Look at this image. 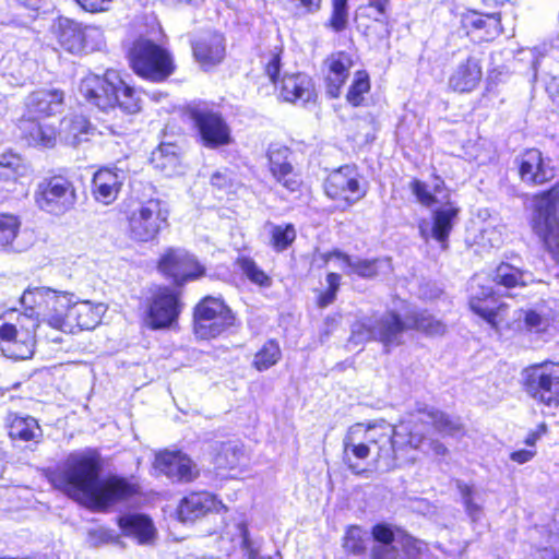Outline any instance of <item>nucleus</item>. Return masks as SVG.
<instances>
[{
    "instance_id": "nucleus-46",
    "label": "nucleus",
    "mask_w": 559,
    "mask_h": 559,
    "mask_svg": "<svg viewBox=\"0 0 559 559\" xmlns=\"http://www.w3.org/2000/svg\"><path fill=\"white\" fill-rule=\"evenodd\" d=\"M237 265L246 277L259 286L269 287L271 286L272 280L267 276L263 270H261L257 263L248 257H239L237 259Z\"/></svg>"
},
{
    "instance_id": "nucleus-18",
    "label": "nucleus",
    "mask_w": 559,
    "mask_h": 559,
    "mask_svg": "<svg viewBox=\"0 0 559 559\" xmlns=\"http://www.w3.org/2000/svg\"><path fill=\"white\" fill-rule=\"evenodd\" d=\"M181 311V304L177 293L163 287L153 296L148 308L146 323L152 329H165L176 322Z\"/></svg>"
},
{
    "instance_id": "nucleus-2",
    "label": "nucleus",
    "mask_w": 559,
    "mask_h": 559,
    "mask_svg": "<svg viewBox=\"0 0 559 559\" xmlns=\"http://www.w3.org/2000/svg\"><path fill=\"white\" fill-rule=\"evenodd\" d=\"M558 185L532 195L530 227L543 249L559 264Z\"/></svg>"
},
{
    "instance_id": "nucleus-43",
    "label": "nucleus",
    "mask_w": 559,
    "mask_h": 559,
    "mask_svg": "<svg viewBox=\"0 0 559 559\" xmlns=\"http://www.w3.org/2000/svg\"><path fill=\"white\" fill-rule=\"evenodd\" d=\"M243 457L242 447L238 442L228 441L217 449L214 463L217 468H235Z\"/></svg>"
},
{
    "instance_id": "nucleus-51",
    "label": "nucleus",
    "mask_w": 559,
    "mask_h": 559,
    "mask_svg": "<svg viewBox=\"0 0 559 559\" xmlns=\"http://www.w3.org/2000/svg\"><path fill=\"white\" fill-rule=\"evenodd\" d=\"M369 87L370 85L368 75L364 72H357L356 78L347 93V100L352 105L358 106L362 100V94L368 92Z\"/></svg>"
},
{
    "instance_id": "nucleus-44",
    "label": "nucleus",
    "mask_w": 559,
    "mask_h": 559,
    "mask_svg": "<svg viewBox=\"0 0 559 559\" xmlns=\"http://www.w3.org/2000/svg\"><path fill=\"white\" fill-rule=\"evenodd\" d=\"M115 106L118 105L127 114H135L141 109V98L138 92L122 80L119 88L115 90Z\"/></svg>"
},
{
    "instance_id": "nucleus-5",
    "label": "nucleus",
    "mask_w": 559,
    "mask_h": 559,
    "mask_svg": "<svg viewBox=\"0 0 559 559\" xmlns=\"http://www.w3.org/2000/svg\"><path fill=\"white\" fill-rule=\"evenodd\" d=\"M521 385L528 397L545 407H559V361L531 364L522 371Z\"/></svg>"
},
{
    "instance_id": "nucleus-61",
    "label": "nucleus",
    "mask_w": 559,
    "mask_h": 559,
    "mask_svg": "<svg viewBox=\"0 0 559 559\" xmlns=\"http://www.w3.org/2000/svg\"><path fill=\"white\" fill-rule=\"evenodd\" d=\"M335 297H336V293L328 289L325 293H323L319 296V299H318L319 307L324 308V307L331 305L335 300Z\"/></svg>"
},
{
    "instance_id": "nucleus-27",
    "label": "nucleus",
    "mask_w": 559,
    "mask_h": 559,
    "mask_svg": "<svg viewBox=\"0 0 559 559\" xmlns=\"http://www.w3.org/2000/svg\"><path fill=\"white\" fill-rule=\"evenodd\" d=\"M223 508L221 501L210 492H192L185 497L178 507V516L181 522H193L212 511Z\"/></svg>"
},
{
    "instance_id": "nucleus-49",
    "label": "nucleus",
    "mask_w": 559,
    "mask_h": 559,
    "mask_svg": "<svg viewBox=\"0 0 559 559\" xmlns=\"http://www.w3.org/2000/svg\"><path fill=\"white\" fill-rule=\"evenodd\" d=\"M272 242L276 250L286 249L296 238V231L293 225L286 226L271 225Z\"/></svg>"
},
{
    "instance_id": "nucleus-25",
    "label": "nucleus",
    "mask_w": 559,
    "mask_h": 559,
    "mask_svg": "<svg viewBox=\"0 0 559 559\" xmlns=\"http://www.w3.org/2000/svg\"><path fill=\"white\" fill-rule=\"evenodd\" d=\"M419 413L428 419L432 431L442 439H461L466 435L465 425L459 416L439 408H423Z\"/></svg>"
},
{
    "instance_id": "nucleus-12",
    "label": "nucleus",
    "mask_w": 559,
    "mask_h": 559,
    "mask_svg": "<svg viewBox=\"0 0 559 559\" xmlns=\"http://www.w3.org/2000/svg\"><path fill=\"white\" fill-rule=\"evenodd\" d=\"M457 31L476 44L492 41L503 31L501 14L466 9L459 14Z\"/></svg>"
},
{
    "instance_id": "nucleus-30",
    "label": "nucleus",
    "mask_w": 559,
    "mask_h": 559,
    "mask_svg": "<svg viewBox=\"0 0 559 559\" xmlns=\"http://www.w3.org/2000/svg\"><path fill=\"white\" fill-rule=\"evenodd\" d=\"M281 95L289 103L306 104L313 100L316 90L312 79L305 73L285 75L282 80Z\"/></svg>"
},
{
    "instance_id": "nucleus-17",
    "label": "nucleus",
    "mask_w": 559,
    "mask_h": 559,
    "mask_svg": "<svg viewBox=\"0 0 559 559\" xmlns=\"http://www.w3.org/2000/svg\"><path fill=\"white\" fill-rule=\"evenodd\" d=\"M468 307L474 314L481 318L496 331H499L502 324L508 329L511 328L507 316L509 305L498 302L496 293L490 287L483 289L479 294L471 296Z\"/></svg>"
},
{
    "instance_id": "nucleus-63",
    "label": "nucleus",
    "mask_w": 559,
    "mask_h": 559,
    "mask_svg": "<svg viewBox=\"0 0 559 559\" xmlns=\"http://www.w3.org/2000/svg\"><path fill=\"white\" fill-rule=\"evenodd\" d=\"M368 8L374 9L377 15H382L384 12V0H368ZM376 20L378 16L374 17Z\"/></svg>"
},
{
    "instance_id": "nucleus-38",
    "label": "nucleus",
    "mask_w": 559,
    "mask_h": 559,
    "mask_svg": "<svg viewBox=\"0 0 559 559\" xmlns=\"http://www.w3.org/2000/svg\"><path fill=\"white\" fill-rule=\"evenodd\" d=\"M151 164L165 176L176 175L180 166L178 147L173 143H162L152 152Z\"/></svg>"
},
{
    "instance_id": "nucleus-42",
    "label": "nucleus",
    "mask_w": 559,
    "mask_h": 559,
    "mask_svg": "<svg viewBox=\"0 0 559 559\" xmlns=\"http://www.w3.org/2000/svg\"><path fill=\"white\" fill-rule=\"evenodd\" d=\"M330 257L340 260L341 267L346 274H357L367 278L377 274L378 263L376 260L352 259L340 251H334Z\"/></svg>"
},
{
    "instance_id": "nucleus-19",
    "label": "nucleus",
    "mask_w": 559,
    "mask_h": 559,
    "mask_svg": "<svg viewBox=\"0 0 559 559\" xmlns=\"http://www.w3.org/2000/svg\"><path fill=\"white\" fill-rule=\"evenodd\" d=\"M266 155L269 168L275 181L289 192L298 191L301 179L292 165V151L285 145L271 144Z\"/></svg>"
},
{
    "instance_id": "nucleus-57",
    "label": "nucleus",
    "mask_w": 559,
    "mask_h": 559,
    "mask_svg": "<svg viewBox=\"0 0 559 559\" xmlns=\"http://www.w3.org/2000/svg\"><path fill=\"white\" fill-rule=\"evenodd\" d=\"M111 0H76V2L88 12H100L107 9Z\"/></svg>"
},
{
    "instance_id": "nucleus-28",
    "label": "nucleus",
    "mask_w": 559,
    "mask_h": 559,
    "mask_svg": "<svg viewBox=\"0 0 559 559\" xmlns=\"http://www.w3.org/2000/svg\"><path fill=\"white\" fill-rule=\"evenodd\" d=\"M126 176L118 168H102L93 177V194L96 201L110 204L121 189Z\"/></svg>"
},
{
    "instance_id": "nucleus-9",
    "label": "nucleus",
    "mask_w": 559,
    "mask_h": 559,
    "mask_svg": "<svg viewBox=\"0 0 559 559\" xmlns=\"http://www.w3.org/2000/svg\"><path fill=\"white\" fill-rule=\"evenodd\" d=\"M189 112L204 146L217 148L231 143L230 128L219 112L205 104L191 106Z\"/></svg>"
},
{
    "instance_id": "nucleus-6",
    "label": "nucleus",
    "mask_w": 559,
    "mask_h": 559,
    "mask_svg": "<svg viewBox=\"0 0 559 559\" xmlns=\"http://www.w3.org/2000/svg\"><path fill=\"white\" fill-rule=\"evenodd\" d=\"M50 29L58 44L73 55L99 50L104 45V34L100 28L83 26L68 17L56 19Z\"/></svg>"
},
{
    "instance_id": "nucleus-62",
    "label": "nucleus",
    "mask_w": 559,
    "mask_h": 559,
    "mask_svg": "<svg viewBox=\"0 0 559 559\" xmlns=\"http://www.w3.org/2000/svg\"><path fill=\"white\" fill-rule=\"evenodd\" d=\"M326 283L329 285V290L337 293L341 283V276L336 273H329L326 276Z\"/></svg>"
},
{
    "instance_id": "nucleus-26",
    "label": "nucleus",
    "mask_w": 559,
    "mask_h": 559,
    "mask_svg": "<svg viewBox=\"0 0 559 559\" xmlns=\"http://www.w3.org/2000/svg\"><path fill=\"white\" fill-rule=\"evenodd\" d=\"M106 312L104 304H93L90 300H74L68 312L67 329L72 331L74 326L80 330H93Z\"/></svg>"
},
{
    "instance_id": "nucleus-50",
    "label": "nucleus",
    "mask_w": 559,
    "mask_h": 559,
    "mask_svg": "<svg viewBox=\"0 0 559 559\" xmlns=\"http://www.w3.org/2000/svg\"><path fill=\"white\" fill-rule=\"evenodd\" d=\"M332 16L329 25L335 32H342L348 23L347 0H332Z\"/></svg>"
},
{
    "instance_id": "nucleus-31",
    "label": "nucleus",
    "mask_w": 559,
    "mask_h": 559,
    "mask_svg": "<svg viewBox=\"0 0 559 559\" xmlns=\"http://www.w3.org/2000/svg\"><path fill=\"white\" fill-rule=\"evenodd\" d=\"M328 66L326 92L335 98L338 97L344 83L346 82L349 70L353 67L352 57L343 51L332 53L325 61Z\"/></svg>"
},
{
    "instance_id": "nucleus-32",
    "label": "nucleus",
    "mask_w": 559,
    "mask_h": 559,
    "mask_svg": "<svg viewBox=\"0 0 559 559\" xmlns=\"http://www.w3.org/2000/svg\"><path fill=\"white\" fill-rule=\"evenodd\" d=\"M193 55L203 67L219 63L225 56V39L222 34L209 33L193 45Z\"/></svg>"
},
{
    "instance_id": "nucleus-41",
    "label": "nucleus",
    "mask_w": 559,
    "mask_h": 559,
    "mask_svg": "<svg viewBox=\"0 0 559 559\" xmlns=\"http://www.w3.org/2000/svg\"><path fill=\"white\" fill-rule=\"evenodd\" d=\"M525 273L524 270L511 263L500 262L493 271L492 282L496 286H502L507 289L522 288L527 285L524 280Z\"/></svg>"
},
{
    "instance_id": "nucleus-58",
    "label": "nucleus",
    "mask_w": 559,
    "mask_h": 559,
    "mask_svg": "<svg viewBox=\"0 0 559 559\" xmlns=\"http://www.w3.org/2000/svg\"><path fill=\"white\" fill-rule=\"evenodd\" d=\"M280 63H281L280 55L273 53L265 66V72L273 83L276 82V79L280 74V67H281Z\"/></svg>"
},
{
    "instance_id": "nucleus-14",
    "label": "nucleus",
    "mask_w": 559,
    "mask_h": 559,
    "mask_svg": "<svg viewBox=\"0 0 559 559\" xmlns=\"http://www.w3.org/2000/svg\"><path fill=\"white\" fill-rule=\"evenodd\" d=\"M343 548L359 559H384V523L374 525L371 534L350 526L343 538Z\"/></svg>"
},
{
    "instance_id": "nucleus-40",
    "label": "nucleus",
    "mask_w": 559,
    "mask_h": 559,
    "mask_svg": "<svg viewBox=\"0 0 559 559\" xmlns=\"http://www.w3.org/2000/svg\"><path fill=\"white\" fill-rule=\"evenodd\" d=\"M52 296V289L49 287L27 288L21 296V304L26 311L43 320L47 313V299Z\"/></svg>"
},
{
    "instance_id": "nucleus-54",
    "label": "nucleus",
    "mask_w": 559,
    "mask_h": 559,
    "mask_svg": "<svg viewBox=\"0 0 559 559\" xmlns=\"http://www.w3.org/2000/svg\"><path fill=\"white\" fill-rule=\"evenodd\" d=\"M548 433V426L545 421L539 423L535 429L527 432L524 444L530 449H535L536 443Z\"/></svg>"
},
{
    "instance_id": "nucleus-10",
    "label": "nucleus",
    "mask_w": 559,
    "mask_h": 559,
    "mask_svg": "<svg viewBox=\"0 0 559 559\" xmlns=\"http://www.w3.org/2000/svg\"><path fill=\"white\" fill-rule=\"evenodd\" d=\"M39 319L28 311L17 317V323L4 322L0 324V337L7 341L4 350L14 359H27L33 355L34 335L39 325Z\"/></svg>"
},
{
    "instance_id": "nucleus-33",
    "label": "nucleus",
    "mask_w": 559,
    "mask_h": 559,
    "mask_svg": "<svg viewBox=\"0 0 559 559\" xmlns=\"http://www.w3.org/2000/svg\"><path fill=\"white\" fill-rule=\"evenodd\" d=\"M119 526L124 536L134 538L141 545L152 544L156 535L152 521L142 514L120 518Z\"/></svg>"
},
{
    "instance_id": "nucleus-21",
    "label": "nucleus",
    "mask_w": 559,
    "mask_h": 559,
    "mask_svg": "<svg viewBox=\"0 0 559 559\" xmlns=\"http://www.w3.org/2000/svg\"><path fill=\"white\" fill-rule=\"evenodd\" d=\"M484 72L480 59L468 56L462 60L448 79V90L455 94H469L476 91Z\"/></svg>"
},
{
    "instance_id": "nucleus-36",
    "label": "nucleus",
    "mask_w": 559,
    "mask_h": 559,
    "mask_svg": "<svg viewBox=\"0 0 559 559\" xmlns=\"http://www.w3.org/2000/svg\"><path fill=\"white\" fill-rule=\"evenodd\" d=\"M91 124L83 116H69L60 121L58 136L70 146H78L86 140Z\"/></svg>"
},
{
    "instance_id": "nucleus-48",
    "label": "nucleus",
    "mask_w": 559,
    "mask_h": 559,
    "mask_svg": "<svg viewBox=\"0 0 559 559\" xmlns=\"http://www.w3.org/2000/svg\"><path fill=\"white\" fill-rule=\"evenodd\" d=\"M20 221L12 214H0V247H7L15 239Z\"/></svg>"
},
{
    "instance_id": "nucleus-22",
    "label": "nucleus",
    "mask_w": 559,
    "mask_h": 559,
    "mask_svg": "<svg viewBox=\"0 0 559 559\" xmlns=\"http://www.w3.org/2000/svg\"><path fill=\"white\" fill-rule=\"evenodd\" d=\"M515 164L520 179L530 185H545L554 178L551 169L546 166L543 153L536 147L521 152Z\"/></svg>"
},
{
    "instance_id": "nucleus-11",
    "label": "nucleus",
    "mask_w": 559,
    "mask_h": 559,
    "mask_svg": "<svg viewBox=\"0 0 559 559\" xmlns=\"http://www.w3.org/2000/svg\"><path fill=\"white\" fill-rule=\"evenodd\" d=\"M36 202L41 210L62 215L73 209L76 202L75 188L62 176L50 177L38 185Z\"/></svg>"
},
{
    "instance_id": "nucleus-3",
    "label": "nucleus",
    "mask_w": 559,
    "mask_h": 559,
    "mask_svg": "<svg viewBox=\"0 0 559 559\" xmlns=\"http://www.w3.org/2000/svg\"><path fill=\"white\" fill-rule=\"evenodd\" d=\"M129 60L139 76L154 83L166 81L176 70L171 52L145 37L134 40L129 50Z\"/></svg>"
},
{
    "instance_id": "nucleus-16",
    "label": "nucleus",
    "mask_w": 559,
    "mask_h": 559,
    "mask_svg": "<svg viewBox=\"0 0 559 559\" xmlns=\"http://www.w3.org/2000/svg\"><path fill=\"white\" fill-rule=\"evenodd\" d=\"M324 190L330 199L340 201L344 207L357 202L365 194L357 174L350 166L332 171L325 179Z\"/></svg>"
},
{
    "instance_id": "nucleus-4",
    "label": "nucleus",
    "mask_w": 559,
    "mask_h": 559,
    "mask_svg": "<svg viewBox=\"0 0 559 559\" xmlns=\"http://www.w3.org/2000/svg\"><path fill=\"white\" fill-rule=\"evenodd\" d=\"M407 330L427 337H442L448 332V325L427 309H415L403 302L400 310H392L386 316V346L399 344V336Z\"/></svg>"
},
{
    "instance_id": "nucleus-35",
    "label": "nucleus",
    "mask_w": 559,
    "mask_h": 559,
    "mask_svg": "<svg viewBox=\"0 0 559 559\" xmlns=\"http://www.w3.org/2000/svg\"><path fill=\"white\" fill-rule=\"evenodd\" d=\"M19 128L28 144L34 146L53 147L59 138L53 127L40 124L35 120L21 119Z\"/></svg>"
},
{
    "instance_id": "nucleus-34",
    "label": "nucleus",
    "mask_w": 559,
    "mask_h": 559,
    "mask_svg": "<svg viewBox=\"0 0 559 559\" xmlns=\"http://www.w3.org/2000/svg\"><path fill=\"white\" fill-rule=\"evenodd\" d=\"M74 299L73 294L52 289V296L47 299V313L43 321L59 330H67L68 312Z\"/></svg>"
},
{
    "instance_id": "nucleus-53",
    "label": "nucleus",
    "mask_w": 559,
    "mask_h": 559,
    "mask_svg": "<svg viewBox=\"0 0 559 559\" xmlns=\"http://www.w3.org/2000/svg\"><path fill=\"white\" fill-rule=\"evenodd\" d=\"M521 312H523V323L524 328L528 332H540L542 325L544 323V317L537 312L534 309H527L523 310L520 309Z\"/></svg>"
},
{
    "instance_id": "nucleus-15",
    "label": "nucleus",
    "mask_w": 559,
    "mask_h": 559,
    "mask_svg": "<svg viewBox=\"0 0 559 559\" xmlns=\"http://www.w3.org/2000/svg\"><path fill=\"white\" fill-rule=\"evenodd\" d=\"M158 267L178 286L203 276L205 272L194 255L181 248L167 250L160 258Z\"/></svg>"
},
{
    "instance_id": "nucleus-13",
    "label": "nucleus",
    "mask_w": 559,
    "mask_h": 559,
    "mask_svg": "<svg viewBox=\"0 0 559 559\" xmlns=\"http://www.w3.org/2000/svg\"><path fill=\"white\" fill-rule=\"evenodd\" d=\"M120 83L115 70H107L104 75L91 73L81 80L79 93L90 105L105 111L115 107V90Z\"/></svg>"
},
{
    "instance_id": "nucleus-24",
    "label": "nucleus",
    "mask_w": 559,
    "mask_h": 559,
    "mask_svg": "<svg viewBox=\"0 0 559 559\" xmlns=\"http://www.w3.org/2000/svg\"><path fill=\"white\" fill-rule=\"evenodd\" d=\"M423 544L405 531L386 525V559H420Z\"/></svg>"
},
{
    "instance_id": "nucleus-64",
    "label": "nucleus",
    "mask_w": 559,
    "mask_h": 559,
    "mask_svg": "<svg viewBox=\"0 0 559 559\" xmlns=\"http://www.w3.org/2000/svg\"><path fill=\"white\" fill-rule=\"evenodd\" d=\"M21 4L32 10H38L44 0H17Z\"/></svg>"
},
{
    "instance_id": "nucleus-56",
    "label": "nucleus",
    "mask_w": 559,
    "mask_h": 559,
    "mask_svg": "<svg viewBox=\"0 0 559 559\" xmlns=\"http://www.w3.org/2000/svg\"><path fill=\"white\" fill-rule=\"evenodd\" d=\"M230 183H231V178H230L229 171H227V170L215 171L211 176V185L213 187H216L219 190L228 188L230 186Z\"/></svg>"
},
{
    "instance_id": "nucleus-39",
    "label": "nucleus",
    "mask_w": 559,
    "mask_h": 559,
    "mask_svg": "<svg viewBox=\"0 0 559 559\" xmlns=\"http://www.w3.org/2000/svg\"><path fill=\"white\" fill-rule=\"evenodd\" d=\"M432 178V189L431 191L428 189V185L420 179H413L409 183L411 190L415 195L416 200L426 207H430L435 205L437 200V194L441 193L447 189L445 182L442 177L437 173L436 168L431 174Z\"/></svg>"
},
{
    "instance_id": "nucleus-45",
    "label": "nucleus",
    "mask_w": 559,
    "mask_h": 559,
    "mask_svg": "<svg viewBox=\"0 0 559 559\" xmlns=\"http://www.w3.org/2000/svg\"><path fill=\"white\" fill-rule=\"evenodd\" d=\"M282 357V352L277 342L270 340L254 355L253 366L259 371H264L276 365Z\"/></svg>"
},
{
    "instance_id": "nucleus-8",
    "label": "nucleus",
    "mask_w": 559,
    "mask_h": 559,
    "mask_svg": "<svg viewBox=\"0 0 559 559\" xmlns=\"http://www.w3.org/2000/svg\"><path fill=\"white\" fill-rule=\"evenodd\" d=\"M167 217L168 211L158 199L139 203L127 214L130 238L141 242L154 240L166 224Z\"/></svg>"
},
{
    "instance_id": "nucleus-55",
    "label": "nucleus",
    "mask_w": 559,
    "mask_h": 559,
    "mask_svg": "<svg viewBox=\"0 0 559 559\" xmlns=\"http://www.w3.org/2000/svg\"><path fill=\"white\" fill-rule=\"evenodd\" d=\"M537 454L536 449H519L509 454V459L516 464H525L532 461Z\"/></svg>"
},
{
    "instance_id": "nucleus-20",
    "label": "nucleus",
    "mask_w": 559,
    "mask_h": 559,
    "mask_svg": "<svg viewBox=\"0 0 559 559\" xmlns=\"http://www.w3.org/2000/svg\"><path fill=\"white\" fill-rule=\"evenodd\" d=\"M64 93L59 88H39L27 95L22 119L36 120L61 112Z\"/></svg>"
},
{
    "instance_id": "nucleus-23",
    "label": "nucleus",
    "mask_w": 559,
    "mask_h": 559,
    "mask_svg": "<svg viewBox=\"0 0 559 559\" xmlns=\"http://www.w3.org/2000/svg\"><path fill=\"white\" fill-rule=\"evenodd\" d=\"M155 469L176 481H191L199 471L195 464L181 452L165 451L156 455L154 462Z\"/></svg>"
},
{
    "instance_id": "nucleus-37",
    "label": "nucleus",
    "mask_w": 559,
    "mask_h": 559,
    "mask_svg": "<svg viewBox=\"0 0 559 559\" xmlns=\"http://www.w3.org/2000/svg\"><path fill=\"white\" fill-rule=\"evenodd\" d=\"M9 436L13 440L38 443L43 437V431L34 417L15 414L10 418Z\"/></svg>"
},
{
    "instance_id": "nucleus-47",
    "label": "nucleus",
    "mask_w": 559,
    "mask_h": 559,
    "mask_svg": "<svg viewBox=\"0 0 559 559\" xmlns=\"http://www.w3.org/2000/svg\"><path fill=\"white\" fill-rule=\"evenodd\" d=\"M408 428L404 425H400L399 427H394L392 431V436L390 438L392 448L395 449L402 445H408L413 449H418L426 440V436L423 433H408L407 439L404 440V436L407 433Z\"/></svg>"
},
{
    "instance_id": "nucleus-7",
    "label": "nucleus",
    "mask_w": 559,
    "mask_h": 559,
    "mask_svg": "<svg viewBox=\"0 0 559 559\" xmlns=\"http://www.w3.org/2000/svg\"><path fill=\"white\" fill-rule=\"evenodd\" d=\"M234 323L231 310L219 298L204 297L194 308L193 331L199 338H215Z\"/></svg>"
},
{
    "instance_id": "nucleus-52",
    "label": "nucleus",
    "mask_w": 559,
    "mask_h": 559,
    "mask_svg": "<svg viewBox=\"0 0 559 559\" xmlns=\"http://www.w3.org/2000/svg\"><path fill=\"white\" fill-rule=\"evenodd\" d=\"M360 430L361 425L354 426L348 430V433L344 438V453L346 456L349 451H352V453L358 459H366L368 456L369 448L364 443H355V435Z\"/></svg>"
},
{
    "instance_id": "nucleus-1",
    "label": "nucleus",
    "mask_w": 559,
    "mask_h": 559,
    "mask_svg": "<svg viewBox=\"0 0 559 559\" xmlns=\"http://www.w3.org/2000/svg\"><path fill=\"white\" fill-rule=\"evenodd\" d=\"M102 461L94 450L73 452L50 476L51 484L67 496L91 508H104L133 493L124 479H100Z\"/></svg>"
},
{
    "instance_id": "nucleus-29",
    "label": "nucleus",
    "mask_w": 559,
    "mask_h": 559,
    "mask_svg": "<svg viewBox=\"0 0 559 559\" xmlns=\"http://www.w3.org/2000/svg\"><path fill=\"white\" fill-rule=\"evenodd\" d=\"M460 214V207L448 201L443 207L431 214V236L445 250L449 247V237Z\"/></svg>"
},
{
    "instance_id": "nucleus-59",
    "label": "nucleus",
    "mask_w": 559,
    "mask_h": 559,
    "mask_svg": "<svg viewBox=\"0 0 559 559\" xmlns=\"http://www.w3.org/2000/svg\"><path fill=\"white\" fill-rule=\"evenodd\" d=\"M297 9L305 13L317 12L321 7V0H292Z\"/></svg>"
},
{
    "instance_id": "nucleus-60",
    "label": "nucleus",
    "mask_w": 559,
    "mask_h": 559,
    "mask_svg": "<svg viewBox=\"0 0 559 559\" xmlns=\"http://www.w3.org/2000/svg\"><path fill=\"white\" fill-rule=\"evenodd\" d=\"M429 448L431 452L437 456H445L449 453L448 448L437 439L430 440Z\"/></svg>"
}]
</instances>
